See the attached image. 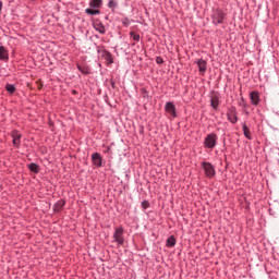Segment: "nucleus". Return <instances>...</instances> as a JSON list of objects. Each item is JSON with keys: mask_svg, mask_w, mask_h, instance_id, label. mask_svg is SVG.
I'll return each mask as SVG.
<instances>
[{"mask_svg": "<svg viewBox=\"0 0 279 279\" xmlns=\"http://www.w3.org/2000/svg\"><path fill=\"white\" fill-rule=\"evenodd\" d=\"M167 247H175V236L171 235L166 241Z\"/></svg>", "mask_w": 279, "mask_h": 279, "instance_id": "17", "label": "nucleus"}, {"mask_svg": "<svg viewBox=\"0 0 279 279\" xmlns=\"http://www.w3.org/2000/svg\"><path fill=\"white\" fill-rule=\"evenodd\" d=\"M123 227H117L113 233V241L118 245H123L125 243V238H123Z\"/></svg>", "mask_w": 279, "mask_h": 279, "instance_id": "4", "label": "nucleus"}, {"mask_svg": "<svg viewBox=\"0 0 279 279\" xmlns=\"http://www.w3.org/2000/svg\"><path fill=\"white\" fill-rule=\"evenodd\" d=\"M142 208H143L144 210H147V208H149V201H143V202H142Z\"/></svg>", "mask_w": 279, "mask_h": 279, "instance_id": "23", "label": "nucleus"}, {"mask_svg": "<svg viewBox=\"0 0 279 279\" xmlns=\"http://www.w3.org/2000/svg\"><path fill=\"white\" fill-rule=\"evenodd\" d=\"M28 169L33 173H39V171H40V167L37 163H35V162L29 163L28 165Z\"/></svg>", "mask_w": 279, "mask_h": 279, "instance_id": "16", "label": "nucleus"}, {"mask_svg": "<svg viewBox=\"0 0 279 279\" xmlns=\"http://www.w3.org/2000/svg\"><path fill=\"white\" fill-rule=\"evenodd\" d=\"M92 161H93L94 167H97L99 169L104 165V157H101V154H99V153H94L92 155Z\"/></svg>", "mask_w": 279, "mask_h": 279, "instance_id": "7", "label": "nucleus"}, {"mask_svg": "<svg viewBox=\"0 0 279 279\" xmlns=\"http://www.w3.org/2000/svg\"><path fill=\"white\" fill-rule=\"evenodd\" d=\"M131 36H134V33L131 32Z\"/></svg>", "mask_w": 279, "mask_h": 279, "instance_id": "28", "label": "nucleus"}, {"mask_svg": "<svg viewBox=\"0 0 279 279\" xmlns=\"http://www.w3.org/2000/svg\"><path fill=\"white\" fill-rule=\"evenodd\" d=\"M157 64H163L165 60L161 57L156 58Z\"/></svg>", "mask_w": 279, "mask_h": 279, "instance_id": "25", "label": "nucleus"}, {"mask_svg": "<svg viewBox=\"0 0 279 279\" xmlns=\"http://www.w3.org/2000/svg\"><path fill=\"white\" fill-rule=\"evenodd\" d=\"M219 99H220L219 93L211 92L210 106L213 110H219V104H220Z\"/></svg>", "mask_w": 279, "mask_h": 279, "instance_id": "5", "label": "nucleus"}, {"mask_svg": "<svg viewBox=\"0 0 279 279\" xmlns=\"http://www.w3.org/2000/svg\"><path fill=\"white\" fill-rule=\"evenodd\" d=\"M66 202L64 199H59L54 205H53V211L54 213H60L62 208H64V205Z\"/></svg>", "mask_w": 279, "mask_h": 279, "instance_id": "12", "label": "nucleus"}, {"mask_svg": "<svg viewBox=\"0 0 279 279\" xmlns=\"http://www.w3.org/2000/svg\"><path fill=\"white\" fill-rule=\"evenodd\" d=\"M0 60H8V51L3 46H0Z\"/></svg>", "mask_w": 279, "mask_h": 279, "instance_id": "19", "label": "nucleus"}, {"mask_svg": "<svg viewBox=\"0 0 279 279\" xmlns=\"http://www.w3.org/2000/svg\"><path fill=\"white\" fill-rule=\"evenodd\" d=\"M250 99L253 106H258V104L260 102V96L257 92H251Z\"/></svg>", "mask_w": 279, "mask_h": 279, "instance_id": "10", "label": "nucleus"}, {"mask_svg": "<svg viewBox=\"0 0 279 279\" xmlns=\"http://www.w3.org/2000/svg\"><path fill=\"white\" fill-rule=\"evenodd\" d=\"M226 20V13L221 9H214L211 12V21L214 25H221Z\"/></svg>", "mask_w": 279, "mask_h": 279, "instance_id": "1", "label": "nucleus"}, {"mask_svg": "<svg viewBox=\"0 0 279 279\" xmlns=\"http://www.w3.org/2000/svg\"><path fill=\"white\" fill-rule=\"evenodd\" d=\"M228 120L230 121V123H236V121H239V118L236 117V114H230L228 116Z\"/></svg>", "mask_w": 279, "mask_h": 279, "instance_id": "21", "label": "nucleus"}, {"mask_svg": "<svg viewBox=\"0 0 279 279\" xmlns=\"http://www.w3.org/2000/svg\"><path fill=\"white\" fill-rule=\"evenodd\" d=\"M100 53L101 57L106 60L107 64H112V62H114L112 60V54L109 51L102 50Z\"/></svg>", "mask_w": 279, "mask_h": 279, "instance_id": "11", "label": "nucleus"}, {"mask_svg": "<svg viewBox=\"0 0 279 279\" xmlns=\"http://www.w3.org/2000/svg\"><path fill=\"white\" fill-rule=\"evenodd\" d=\"M201 168L203 169L205 177L209 180H213L215 175H217V171L215 170V166L208 161H203L201 163Z\"/></svg>", "mask_w": 279, "mask_h": 279, "instance_id": "2", "label": "nucleus"}, {"mask_svg": "<svg viewBox=\"0 0 279 279\" xmlns=\"http://www.w3.org/2000/svg\"><path fill=\"white\" fill-rule=\"evenodd\" d=\"M85 14H89L90 16H97V14H101V11L95 9H86Z\"/></svg>", "mask_w": 279, "mask_h": 279, "instance_id": "20", "label": "nucleus"}, {"mask_svg": "<svg viewBox=\"0 0 279 279\" xmlns=\"http://www.w3.org/2000/svg\"><path fill=\"white\" fill-rule=\"evenodd\" d=\"M196 64L198 66V71L201 73V75H205L206 70H207V62L204 59H199L198 61H196Z\"/></svg>", "mask_w": 279, "mask_h": 279, "instance_id": "9", "label": "nucleus"}, {"mask_svg": "<svg viewBox=\"0 0 279 279\" xmlns=\"http://www.w3.org/2000/svg\"><path fill=\"white\" fill-rule=\"evenodd\" d=\"M119 4L117 3V1L114 0H110L108 2V8H111L112 10H114V8H117Z\"/></svg>", "mask_w": 279, "mask_h": 279, "instance_id": "22", "label": "nucleus"}, {"mask_svg": "<svg viewBox=\"0 0 279 279\" xmlns=\"http://www.w3.org/2000/svg\"><path fill=\"white\" fill-rule=\"evenodd\" d=\"M77 69L81 73H84L85 75L88 74V71L83 69L81 65H77Z\"/></svg>", "mask_w": 279, "mask_h": 279, "instance_id": "24", "label": "nucleus"}, {"mask_svg": "<svg viewBox=\"0 0 279 279\" xmlns=\"http://www.w3.org/2000/svg\"><path fill=\"white\" fill-rule=\"evenodd\" d=\"M165 111L172 117V119H175L178 117V112L175 111V105L173 102L168 101L165 105Z\"/></svg>", "mask_w": 279, "mask_h": 279, "instance_id": "6", "label": "nucleus"}, {"mask_svg": "<svg viewBox=\"0 0 279 279\" xmlns=\"http://www.w3.org/2000/svg\"><path fill=\"white\" fill-rule=\"evenodd\" d=\"M1 10H3V2L2 1H0V12H1Z\"/></svg>", "mask_w": 279, "mask_h": 279, "instance_id": "27", "label": "nucleus"}, {"mask_svg": "<svg viewBox=\"0 0 279 279\" xmlns=\"http://www.w3.org/2000/svg\"><path fill=\"white\" fill-rule=\"evenodd\" d=\"M133 40H136V41L141 40V36H134Z\"/></svg>", "mask_w": 279, "mask_h": 279, "instance_id": "26", "label": "nucleus"}, {"mask_svg": "<svg viewBox=\"0 0 279 279\" xmlns=\"http://www.w3.org/2000/svg\"><path fill=\"white\" fill-rule=\"evenodd\" d=\"M95 31L98 32L99 34H106V26L101 23H96L94 24Z\"/></svg>", "mask_w": 279, "mask_h": 279, "instance_id": "13", "label": "nucleus"}, {"mask_svg": "<svg viewBox=\"0 0 279 279\" xmlns=\"http://www.w3.org/2000/svg\"><path fill=\"white\" fill-rule=\"evenodd\" d=\"M217 135L215 133H210L206 135L204 140L205 149H215L217 147Z\"/></svg>", "mask_w": 279, "mask_h": 279, "instance_id": "3", "label": "nucleus"}, {"mask_svg": "<svg viewBox=\"0 0 279 279\" xmlns=\"http://www.w3.org/2000/svg\"><path fill=\"white\" fill-rule=\"evenodd\" d=\"M242 130H243V134H244L245 138H247L248 141H252V135L250 133V128H247L246 124H243Z\"/></svg>", "mask_w": 279, "mask_h": 279, "instance_id": "15", "label": "nucleus"}, {"mask_svg": "<svg viewBox=\"0 0 279 279\" xmlns=\"http://www.w3.org/2000/svg\"><path fill=\"white\" fill-rule=\"evenodd\" d=\"M102 0H90L89 1V8L97 9L101 8Z\"/></svg>", "mask_w": 279, "mask_h": 279, "instance_id": "14", "label": "nucleus"}, {"mask_svg": "<svg viewBox=\"0 0 279 279\" xmlns=\"http://www.w3.org/2000/svg\"><path fill=\"white\" fill-rule=\"evenodd\" d=\"M11 136H12V143L14 145V147H16L19 149V147H21V138H22V135L21 133H19V131H13L11 133Z\"/></svg>", "mask_w": 279, "mask_h": 279, "instance_id": "8", "label": "nucleus"}, {"mask_svg": "<svg viewBox=\"0 0 279 279\" xmlns=\"http://www.w3.org/2000/svg\"><path fill=\"white\" fill-rule=\"evenodd\" d=\"M5 90H7L10 95H14V93L16 92V87L14 86V84L8 83V84L5 85Z\"/></svg>", "mask_w": 279, "mask_h": 279, "instance_id": "18", "label": "nucleus"}]
</instances>
